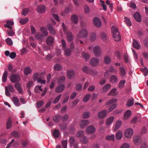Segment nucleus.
Returning <instances> with one entry per match:
<instances>
[{"mask_svg":"<svg viewBox=\"0 0 148 148\" xmlns=\"http://www.w3.org/2000/svg\"><path fill=\"white\" fill-rule=\"evenodd\" d=\"M74 72L73 70H70L67 72V76L69 79H71L73 77L74 75Z\"/></svg>","mask_w":148,"mask_h":148,"instance_id":"412c9836","label":"nucleus"},{"mask_svg":"<svg viewBox=\"0 0 148 148\" xmlns=\"http://www.w3.org/2000/svg\"><path fill=\"white\" fill-rule=\"evenodd\" d=\"M141 141V139L138 136H135L134 138V141L135 145H138Z\"/></svg>","mask_w":148,"mask_h":148,"instance_id":"473e14b6","label":"nucleus"},{"mask_svg":"<svg viewBox=\"0 0 148 148\" xmlns=\"http://www.w3.org/2000/svg\"><path fill=\"white\" fill-rule=\"evenodd\" d=\"M54 42V39L51 36H48L47 40V42L49 45H52Z\"/></svg>","mask_w":148,"mask_h":148,"instance_id":"5701e85b","label":"nucleus"},{"mask_svg":"<svg viewBox=\"0 0 148 148\" xmlns=\"http://www.w3.org/2000/svg\"><path fill=\"white\" fill-rule=\"evenodd\" d=\"M97 74V72L96 71L90 69L88 74L92 75H95Z\"/></svg>","mask_w":148,"mask_h":148,"instance_id":"680f3d73","label":"nucleus"},{"mask_svg":"<svg viewBox=\"0 0 148 148\" xmlns=\"http://www.w3.org/2000/svg\"><path fill=\"white\" fill-rule=\"evenodd\" d=\"M124 19V21L125 23L127 25L129 26H131V23L130 19L126 17H125Z\"/></svg>","mask_w":148,"mask_h":148,"instance_id":"603ef678","label":"nucleus"},{"mask_svg":"<svg viewBox=\"0 0 148 148\" xmlns=\"http://www.w3.org/2000/svg\"><path fill=\"white\" fill-rule=\"evenodd\" d=\"M57 86L56 89V91L57 92H60L64 89L65 87L63 84H60Z\"/></svg>","mask_w":148,"mask_h":148,"instance_id":"dca6fc26","label":"nucleus"},{"mask_svg":"<svg viewBox=\"0 0 148 148\" xmlns=\"http://www.w3.org/2000/svg\"><path fill=\"white\" fill-rule=\"evenodd\" d=\"M129 144L127 143H125L121 146V148H129Z\"/></svg>","mask_w":148,"mask_h":148,"instance_id":"774afa93","label":"nucleus"},{"mask_svg":"<svg viewBox=\"0 0 148 148\" xmlns=\"http://www.w3.org/2000/svg\"><path fill=\"white\" fill-rule=\"evenodd\" d=\"M39 77L38 79L37 80V82L41 84H45L46 83V80L43 77Z\"/></svg>","mask_w":148,"mask_h":148,"instance_id":"a19ab883","label":"nucleus"},{"mask_svg":"<svg viewBox=\"0 0 148 148\" xmlns=\"http://www.w3.org/2000/svg\"><path fill=\"white\" fill-rule=\"evenodd\" d=\"M45 74L44 73H41L40 74L39 73H36L34 74L33 76V79L35 81H37L39 77H41Z\"/></svg>","mask_w":148,"mask_h":148,"instance_id":"b1692460","label":"nucleus"},{"mask_svg":"<svg viewBox=\"0 0 148 148\" xmlns=\"http://www.w3.org/2000/svg\"><path fill=\"white\" fill-rule=\"evenodd\" d=\"M95 131V128L94 126L92 125H90L87 127L86 130V132L89 134L93 133Z\"/></svg>","mask_w":148,"mask_h":148,"instance_id":"f8f14e48","label":"nucleus"},{"mask_svg":"<svg viewBox=\"0 0 148 148\" xmlns=\"http://www.w3.org/2000/svg\"><path fill=\"white\" fill-rule=\"evenodd\" d=\"M16 89L18 91L19 93L21 94L22 92V89L21 87V84L19 83H16L15 85Z\"/></svg>","mask_w":148,"mask_h":148,"instance_id":"f704fd0d","label":"nucleus"},{"mask_svg":"<svg viewBox=\"0 0 148 148\" xmlns=\"http://www.w3.org/2000/svg\"><path fill=\"white\" fill-rule=\"evenodd\" d=\"M24 72L25 75H28L31 72L32 70L30 68L27 67L25 69Z\"/></svg>","mask_w":148,"mask_h":148,"instance_id":"c03bdc74","label":"nucleus"},{"mask_svg":"<svg viewBox=\"0 0 148 148\" xmlns=\"http://www.w3.org/2000/svg\"><path fill=\"white\" fill-rule=\"evenodd\" d=\"M69 99V96L68 95H64L63 98V99L62 101L63 103H66Z\"/></svg>","mask_w":148,"mask_h":148,"instance_id":"69168bd1","label":"nucleus"},{"mask_svg":"<svg viewBox=\"0 0 148 148\" xmlns=\"http://www.w3.org/2000/svg\"><path fill=\"white\" fill-rule=\"evenodd\" d=\"M11 126L12 121L11 119L10 118H9L8 119L7 122L6 127L7 129H9L11 128Z\"/></svg>","mask_w":148,"mask_h":148,"instance_id":"58836bf2","label":"nucleus"},{"mask_svg":"<svg viewBox=\"0 0 148 148\" xmlns=\"http://www.w3.org/2000/svg\"><path fill=\"white\" fill-rule=\"evenodd\" d=\"M14 140L13 139L12 140L11 142L8 144L6 147V148H10V146L12 145L14 147H16L18 145V143L17 142H15L13 144V143L14 142Z\"/></svg>","mask_w":148,"mask_h":148,"instance_id":"c9c22d12","label":"nucleus"},{"mask_svg":"<svg viewBox=\"0 0 148 148\" xmlns=\"http://www.w3.org/2000/svg\"><path fill=\"white\" fill-rule=\"evenodd\" d=\"M53 134L55 138L58 137L59 135V131L57 130H55L53 132Z\"/></svg>","mask_w":148,"mask_h":148,"instance_id":"0e129e2a","label":"nucleus"},{"mask_svg":"<svg viewBox=\"0 0 148 148\" xmlns=\"http://www.w3.org/2000/svg\"><path fill=\"white\" fill-rule=\"evenodd\" d=\"M117 100L116 98H113L111 100H109V101L106 103L104 106L105 108H107L108 106L110 105L111 104L117 102Z\"/></svg>","mask_w":148,"mask_h":148,"instance_id":"f3484780","label":"nucleus"},{"mask_svg":"<svg viewBox=\"0 0 148 148\" xmlns=\"http://www.w3.org/2000/svg\"><path fill=\"white\" fill-rule=\"evenodd\" d=\"M99 62V60L96 58H92L90 60V64L92 66H97L98 65Z\"/></svg>","mask_w":148,"mask_h":148,"instance_id":"9d476101","label":"nucleus"},{"mask_svg":"<svg viewBox=\"0 0 148 148\" xmlns=\"http://www.w3.org/2000/svg\"><path fill=\"white\" fill-rule=\"evenodd\" d=\"M90 115V112H86L83 113L82 116L84 119H87L89 117Z\"/></svg>","mask_w":148,"mask_h":148,"instance_id":"6e6d98bb","label":"nucleus"},{"mask_svg":"<svg viewBox=\"0 0 148 148\" xmlns=\"http://www.w3.org/2000/svg\"><path fill=\"white\" fill-rule=\"evenodd\" d=\"M61 97V94H60L58 96L54 99V100L53 101V103L55 104L57 103L58 101L60 99Z\"/></svg>","mask_w":148,"mask_h":148,"instance_id":"bf43d9fd","label":"nucleus"},{"mask_svg":"<svg viewBox=\"0 0 148 148\" xmlns=\"http://www.w3.org/2000/svg\"><path fill=\"white\" fill-rule=\"evenodd\" d=\"M10 79L13 83L19 82L20 80V76L18 75L13 74L11 75Z\"/></svg>","mask_w":148,"mask_h":148,"instance_id":"0eeeda50","label":"nucleus"},{"mask_svg":"<svg viewBox=\"0 0 148 148\" xmlns=\"http://www.w3.org/2000/svg\"><path fill=\"white\" fill-rule=\"evenodd\" d=\"M7 24H5L4 25L5 27L9 28L10 29H11L12 28V27L11 25H13L14 24V22L13 21H8L6 22Z\"/></svg>","mask_w":148,"mask_h":148,"instance_id":"4be33fe9","label":"nucleus"},{"mask_svg":"<svg viewBox=\"0 0 148 148\" xmlns=\"http://www.w3.org/2000/svg\"><path fill=\"white\" fill-rule=\"evenodd\" d=\"M125 80H122L120 81L119 84V88H123L125 86Z\"/></svg>","mask_w":148,"mask_h":148,"instance_id":"4d7b16f0","label":"nucleus"},{"mask_svg":"<svg viewBox=\"0 0 148 148\" xmlns=\"http://www.w3.org/2000/svg\"><path fill=\"white\" fill-rule=\"evenodd\" d=\"M133 133L134 132L132 129H127L125 130L124 135L126 138H129L132 136Z\"/></svg>","mask_w":148,"mask_h":148,"instance_id":"423d86ee","label":"nucleus"},{"mask_svg":"<svg viewBox=\"0 0 148 148\" xmlns=\"http://www.w3.org/2000/svg\"><path fill=\"white\" fill-rule=\"evenodd\" d=\"M108 114L106 110H104L99 112L98 114V116L99 119H103Z\"/></svg>","mask_w":148,"mask_h":148,"instance_id":"1a4fd4ad","label":"nucleus"},{"mask_svg":"<svg viewBox=\"0 0 148 148\" xmlns=\"http://www.w3.org/2000/svg\"><path fill=\"white\" fill-rule=\"evenodd\" d=\"M62 69V66L59 64H56L54 66L55 70L57 71H60Z\"/></svg>","mask_w":148,"mask_h":148,"instance_id":"338daca9","label":"nucleus"},{"mask_svg":"<svg viewBox=\"0 0 148 148\" xmlns=\"http://www.w3.org/2000/svg\"><path fill=\"white\" fill-rule=\"evenodd\" d=\"M10 29V30L7 31V34L10 36H13L15 34L14 32L12 29V28Z\"/></svg>","mask_w":148,"mask_h":148,"instance_id":"864d4df0","label":"nucleus"},{"mask_svg":"<svg viewBox=\"0 0 148 148\" xmlns=\"http://www.w3.org/2000/svg\"><path fill=\"white\" fill-rule=\"evenodd\" d=\"M47 27L48 28V29L49 30L50 34L52 35H55L56 33V30L53 28L52 25L51 24H48Z\"/></svg>","mask_w":148,"mask_h":148,"instance_id":"ddd939ff","label":"nucleus"},{"mask_svg":"<svg viewBox=\"0 0 148 148\" xmlns=\"http://www.w3.org/2000/svg\"><path fill=\"white\" fill-rule=\"evenodd\" d=\"M37 10L39 13H43L45 12V7L43 5H40L38 7Z\"/></svg>","mask_w":148,"mask_h":148,"instance_id":"a211bd4d","label":"nucleus"},{"mask_svg":"<svg viewBox=\"0 0 148 148\" xmlns=\"http://www.w3.org/2000/svg\"><path fill=\"white\" fill-rule=\"evenodd\" d=\"M111 87V85L110 84H106L104 86H103L102 88V92H107L109 90Z\"/></svg>","mask_w":148,"mask_h":148,"instance_id":"a878e982","label":"nucleus"},{"mask_svg":"<svg viewBox=\"0 0 148 148\" xmlns=\"http://www.w3.org/2000/svg\"><path fill=\"white\" fill-rule=\"evenodd\" d=\"M134 17L135 19L138 22H140L141 18L140 14L138 12H136L134 15Z\"/></svg>","mask_w":148,"mask_h":148,"instance_id":"cd10ccee","label":"nucleus"},{"mask_svg":"<svg viewBox=\"0 0 148 148\" xmlns=\"http://www.w3.org/2000/svg\"><path fill=\"white\" fill-rule=\"evenodd\" d=\"M29 21L28 18H25L22 19L20 21V23L22 25H24L27 23Z\"/></svg>","mask_w":148,"mask_h":148,"instance_id":"09e8293b","label":"nucleus"},{"mask_svg":"<svg viewBox=\"0 0 148 148\" xmlns=\"http://www.w3.org/2000/svg\"><path fill=\"white\" fill-rule=\"evenodd\" d=\"M42 91L43 89L42 88V86L40 85H37L34 89V91L36 93H39L40 91Z\"/></svg>","mask_w":148,"mask_h":148,"instance_id":"c85d7f7f","label":"nucleus"},{"mask_svg":"<svg viewBox=\"0 0 148 148\" xmlns=\"http://www.w3.org/2000/svg\"><path fill=\"white\" fill-rule=\"evenodd\" d=\"M62 27L64 33L66 35L68 40L69 41H71L73 39L72 34L69 31H67L66 27H65L63 23H62Z\"/></svg>","mask_w":148,"mask_h":148,"instance_id":"20e7f679","label":"nucleus"},{"mask_svg":"<svg viewBox=\"0 0 148 148\" xmlns=\"http://www.w3.org/2000/svg\"><path fill=\"white\" fill-rule=\"evenodd\" d=\"M93 23L94 25L98 28L100 27L101 25V22L100 20L97 17L94 18L93 19Z\"/></svg>","mask_w":148,"mask_h":148,"instance_id":"6e6552de","label":"nucleus"},{"mask_svg":"<svg viewBox=\"0 0 148 148\" xmlns=\"http://www.w3.org/2000/svg\"><path fill=\"white\" fill-rule=\"evenodd\" d=\"M8 74V72L7 71H5L4 72L2 78V81L3 82H6Z\"/></svg>","mask_w":148,"mask_h":148,"instance_id":"4c0bfd02","label":"nucleus"},{"mask_svg":"<svg viewBox=\"0 0 148 148\" xmlns=\"http://www.w3.org/2000/svg\"><path fill=\"white\" fill-rule=\"evenodd\" d=\"M133 47L136 49H139L140 48V45L135 40H133Z\"/></svg>","mask_w":148,"mask_h":148,"instance_id":"c756f323","label":"nucleus"},{"mask_svg":"<svg viewBox=\"0 0 148 148\" xmlns=\"http://www.w3.org/2000/svg\"><path fill=\"white\" fill-rule=\"evenodd\" d=\"M122 123V121L120 120H119L116 121L115 127L114 129L115 131H116L120 127Z\"/></svg>","mask_w":148,"mask_h":148,"instance_id":"72a5a7b5","label":"nucleus"},{"mask_svg":"<svg viewBox=\"0 0 148 148\" xmlns=\"http://www.w3.org/2000/svg\"><path fill=\"white\" fill-rule=\"evenodd\" d=\"M13 101L15 106H20V103L18 99L16 97H14L12 99Z\"/></svg>","mask_w":148,"mask_h":148,"instance_id":"e433bc0d","label":"nucleus"},{"mask_svg":"<svg viewBox=\"0 0 148 148\" xmlns=\"http://www.w3.org/2000/svg\"><path fill=\"white\" fill-rule=\"evenodd\" d=\"M89 40L90 41L93 42L96 39V34L95 32H92L90 34Z\"/></svg>","mask_w":148,"mask_h":148,"instance_id":"bb28decb","label":"nucleus"},{"mask_svg":"<svg viewBox=\"0 0 148 148\" xmlns=\"http://www.w3.org/2000/svg\"><path fill=\"white\" fill-rule=\"evenodd\" d=\"M80 141L84 144L87 143L88 142V139L86 136H84L80 138Z\"/></svg>","mask_w":148,"mask_h":148,"instance_id":"3c124183","label":"nucleus"},{"mask_svg":"<svg viewBox=\"0 0 148 148\" xmlns=\"http://www.w3.org/2000/svg\"><path fill=\"white\" fill-rule=\"evenodd\" d=\"M40 31L43 34L41 35L40 33H37L36 35V38L38 40H41L43 36H46L48 35V32L46 28L45 27H42L40 28Z\"/></svg>","mask_w":148,"mask_h":148,"instance_id":"f03ea898","label":"nucleus"},{"mask_svg":"<svg viewBox=\"0 0 148 148\" xmlns=\"http://www.w3.org/2000/svg\"><path fill=\"white\" fill-rule=\"evenodd\" d=\"M114 118L113 116H110L107 119L106 124L107 125L111 124L114 120Z\"/></svg>","mask_w":148,"mask_h":148,"instance_id":"7c9ffc66","label":"nucleus"},{"mask_svg":"<svg viewBox=\"0 0 148 148\" xmlns=\"http://www.w3.org/2000/svg\"><path fill=\"white\" fill-rule=\"evenodd\" d=\"M118 81V78L115 75H112L111 76L110 80V82L114 84L116 83Z\"/></svg>","mask_w":148,"mask_h":148,"instance_id":"aec40b11","label":"nucleus"},{"mask_svg":"<svg viewBox=\"0 0 148 148\" xmlns=\"http://www.w3.org/2000/svg\"><path fill=\"white\" fill-rule=\"evenodd\" d=\"M69 142L71 146L74 148H78L77 145L75 143V139L74 138L71 137L69 139Z\"/></svg>","mask_w":148,"mask_h":148,"instance_id":"2eb2a0df","label":"nucleus"},{"mask_svg":"<svg viewBox=\"0 0 148 148\" xmlns=\"http://www.w3.org/2000/svg\"><path fill=\"white\" fill-rule=\"evenodd\" d=\"M89 123V121L88 120H82L79 123L80 126L81 128H83Z\"/></svg>","mask_w":148,"mask_h":148,"instance_id":"4468645a","label":"nucleus"},{"mask_svg":"<svg viewBox=\"0 0 148 148\" xmlns=\"http://www.w3.org/2000/svg\"><path fill=\"white\" fill-rule=\"evenodd\" d=\"M90 69L86 66H83L82 68V70L84 72L88 74L89 71Z\"/></svg>","mask_w":148,"mask_h":148,"instance_id":"49530a36","label":"nucleus"},{"mask_svg":"<svg viewBox=\"0 0 148 148\" xmlns=\"http://www.w3.org/2000/svg\"><path fill=\"white\" fill-rule=\"evenodd\" d=\"M104 62L106 64H108L111 62V59L108 56H106L104 58Z\"/></svg>","mask_w":148,"mask_h":148,"instance_id":"79ce46f5","label":"nucleus"},{"mask_svg":"<svg viewBox=\"0 0 148 148\" xmlns=\"http://www.w3.org/2000/svg\"><path fill=\"white\" fill-rule=\"evenodd\" d=\"M82 56L86 60H87L89 59L90 58L89 55L87 53H82Z\"/></svg>","mask_w":148,"mask_h":148,"instance_id":"5fc2aeb1","label":"nucleus"},{"mask_svg":"<svg viewBox=\"0 0 148 148\" xmlns=\"http://www.w3.org/2000/svg\"><path fill=\"white\" fill-rule=\"evenodd\" d=\"M65 78L64 76H60L58 79V84H60L62 83H63L65 81Z\"/></svg>","mask_w":148,"mask_h":148,"instance_id":"37998d69","label":"nucleus"},{"mask_svg":"<svg viewBox=\"0 0 148 148\" xmlns=\"http://www.w3.org/2000/svg\"><path fill=\"white\" fill-rule=\"evenodd\" d=\"M134 99L132 98L128 100L127 102V105L128 107L132 106L134 103Z\"/></svg>","mask_w":148,"mask_h":148,"instance_id":"a18cd8bd","label":"nucleus"},{"mask_svg":"<svg viewBox=\"0 0 148 148\" xmlns=\"http://www.w3.org/2000/svg\"><path fill=\"white\" fill-rule=\"evenodd\" d=\"M78 16L77 15H73L71 17V21L73 23H77L78 22Z\"/></svg>","mask_w":148,"mask_h":148,"instance_id":"393cba45","label":"nucleus"},{"mask_svg":"<svg viewBox=\"0 0 148 148\" xmlns=\"http://www.w3.org/2000/svg\"><path fill=\"white\" fill-rule=\"evenodd\" d=\"M106 139L108 140H114V136L113 134L107 136L106 137Z\"/></svg>","mask_w":148,"mask_h":148,"instance_id":"de8ad7c7","label":"nucleus"},{"mask_svg":"<svg viewBox=\"0 0 148 148\" xmlns=\"http://www.w3.org/2000/svg\"><path fill=\"white\" fill-rule=\"evenodd\" d=\"M91 95L90 94L86 95L83 98V101L84 102H87L89 100Z\"/></svg>","mask_w":148,"mask_h":148,"instance_id":"ea45409f","label":"nucleus"},{"mask_svg":"<svg viewBox=\"0 0 148 148\" xmlns=\"http://www.w3.org/2000/svg\"><path fill=\"white\" fill-rule=\"evenodd\" d=\"M5 41L7 44L9 45H12L13 44V42L11 39L10 38H8L6 39Z\"/></svg>","mask_w":148,"mask_h":148,"instance_id":"e2e57ef3","label":"nucleus"},{"mask_svg":"<svg viewBox=\"0 0 148 148\" xmlns=\"http://www.w3.org/2000/svg\"><path fill=\"white\" fill-rule=\"evenodd\" d=\"M88 34V32L87 30L85 29H82L79 31V33L77 35V38L78 39L80 38H86L87 37Z\"/></svg>","mask_w":148,"mask_h":148,"instance_id":"39448f33","label":"nucleus"},{"mask_svg":"<svg viewBox=\"0 0 148 148\" xmlns=\"http://www.w3.org/2000/svg\"><path fill=\"white\" fill-rule=\"evenodd\" d=\"M132 115V112L131 110H128L124 113L123 119L125 121L128 119Z\"/></svg>","mask_w":148,"mask_h":148,"instance_id":"9b49d317","label":"nucleus"},{"mask_svg":"<svg viewBox=\"0 0 148 148\" xmlns=\"http://www.w3.org/2000/svg\"><path fill=\"white\" fill-rule=\"evenodd\" d=\"M93 49V53L95 56L99 57L102 55V51L101 49L98 46H96L93 47L92 46L89 47V49L92 50Z\"/></svg>","mask_w":148,"mask_h":148,"instance_id":"7ed1b4c3","label":"nucleus"},{"mask_svg":"<svg viewBox=\"0 0 148 148\" xmlns=\"http://www.w3.org/2000/svg\"><path fill=\"white\" fill-rule=\"evenodd\" d=\"M118 92L116 88H114L111 89L110 92L108 94V95H112L114 96L118 94Z\"/></svg>","mask_w":148,"mask_h":148,"instance_id":"6ab92c4d","label":"nucleus"},{"mask_svg":"<svg viewBox=\"0 0 148 148\" xmlns=\"http://www.w3.org/2000/svg\"><path fill=\"white\" fill-rule=\"evenodd\" d=\"M116 107V104H114L111 105L108 109V111L109 112L112 111L114 110Z\"/></svg>","mask_w":148,"mask_h":148,"instance_id":"13d9d810","label":"nucleus"},{"mask_svg":"<svg viewBox=\"0 0 148 148\" xmlns=\"http://www.w3.org/2000/svg\"><path fill=\"white\" fill-rule=\"evenodd\" d=\"M120 73L122 77H124L125 75V69L122 68L120 67Z\"/></svg>","mask_w":148,"mask_h":148,"instance_id":"8fccbe9b","label":"nucleus"},{"mask_svg":"<svg viewBox=\"0 0 148 148\" xmlns=\"http://www.w3.org/2000/svg\"><path fill=\"white\" fill-rule=\"evenodd\" d=\"M123 136V133L120 131H118L116 134V137L117 140L121 139Z\"/></svg>","mask_w":148,"mask_h":148,"instance_id":"2f4dec72","label":"nucleus"},{"mask_svg":"<svg viewBox=\"0 0 148 148\" xmlns=\"http://www.w3.org/2000/svg\"><path fill=\"white\" fill-rule=\"evenodd\" d=\"M114 40L118 41L121 40V37L117 29L115 26H113L111 28Z\"/></svg>","mask_w":148,"mask_h":148,"instance_id":"f257e3e1","label":"nucleus"},{"mask_svg":"<svg viewBox=\"0 0 148 148\" xmlns=\"http://www.w3.org/2000/svg\"><path fill=\"white\" fill-rule=\"evenodd\" d=\"M84 12L85 14H88L90 12V8L87 5H84Z\"/></svg>","mask_w":148,"mask_h":148,"instance_id":"052dcab7","label":"nucleus"}]
</instances>
